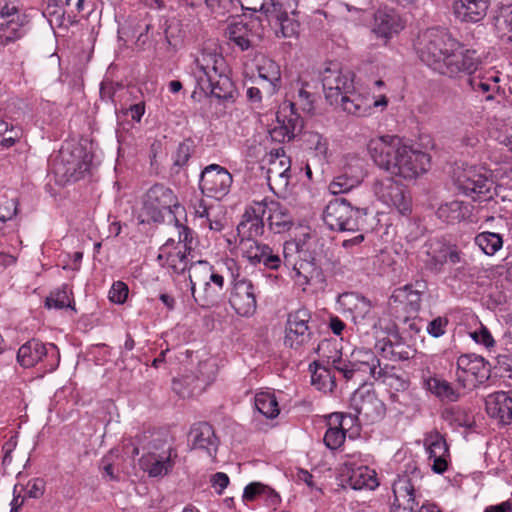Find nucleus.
Listing matches in <instances>:
<instances>
[{"label":"nucleus","mask_w":512,"mask_h":512,"mask_svg":"<svg viewBox=\"0 0 512 512\" xmlns=\"http://www.w3.org/2000/svg\"><path fill=\"white\" fill-rule=\"evenodd\" d=\"M367 149L379 168L404 179H415L430 167L431 158L428 153L405 144L396 135L373 138Z\"/></svg>","instance_id":"obj_1"},{"label":"nucleus","mask_w":512,"mask_h":512,"mask_svg":"<svg viewBox=\"0 0 512 512\" xmlns=\"http://www.w3.org/2000/svg\"><path fill=\"white\" fill-rule=\"evenodd\" d=\"M414 47L419 59L440 73L449 55L460 48V42L446 29L434 27L421 32Z\"/></svg>","instance_id":"obj_2"},{"label":"nucleus","mask_w":512,"mask_h":512,"mask_svg":"<svg viewBox=\"0 0 512 512\" xmlns=\"http://www.w3.org/2000/svg\"><path fill=\"white\" fill-rule=\"evenodd\" d=\"M367 207H354L346 198L331 200L323 211V221L332 231L360 232L367 224Z\"/></svg>","instance_id":"obj_3"},{"label":"nucleus","mask_w":512,"mask_h":512,"mask_svg":"<svg viewBox=\"0 0 512 512\" xmlns=\"http://www.w3.org/2000/svg\"><path fill=\"white\" fill-rule=\"evenodd\" d=\"M452 179L456 189L473 201H490L496 194L493 179L476 166L455 168Z\"/></svg>","instance_id":"obj_4"},{"label":"nucleus","mask_w":512,"mask_h":512,"mask_svg":"<svg viewBox=\"0 0 512 512\" xmlns=\"http://www.w3.org/2000/svg\"><path fill=\"white\" fill-rule=\"evenodd\" d=\"M421 261L424 268L433 273L440 274L446 263L453 266L461 265L456 270L464 269L467 265L466 255L458 245L450 243L443 238H433L425 242Z\"/></svg>","instance_id":"obj_5"},{"label":"nucleus","mask_w":512,"mask_h":512,"mask_svg":"<svg viewBox=\"0 0 512 512\" xmlns=\"http://www.w3.org/2000/svg\"><path fill=\"white\" fill-rule=\"evenodd\" d=\"M0 17L4 20L0 23V49L7 48L8 52L12 54L8 62L13 64L14 60L18 58L16 55L19 51L17 41L25 34L24 20L26 17L19 12L14 2L9 0H0Z\"/></svg>","instance_id":"obj_6"},{"label":"nucleus","mask_w":512,"mask_h":512,"mask_svg":"<svg viewBox=\"0 0 512 512\" xmlns=\"http://www.w3.org/2000/svg\"><path fill=\"white\" fill-rule=\"evenodd\" d=\"M180 208L178 198L173 190L163 184L153 185L143 197L141 209L142 223H162L164 222V211L175 214Z\"/></svg>","instance_id":"obj_7"},{"label":"nucleus","mask_w":512,"mask_h":512,"mask_svg":"<svg viewBox=\"0 0 512 512\" xmlns=\"http://www.w3.org/2000/svg\"><path fill=\"white\" fill-rule=\"evenodd\" d=\"M277 38H291L298 34L299 22L293 17L291 0H268L261 12Z\"/></svg>","instance_id":"obj_8"},{"label":"nucleus","mask_w":512,"mask_h":512,"mask_svg":"<svg viewBox=\"0 0 512 512\" xmlns=\"http://www.w3.org/2000/svg\"><path fill=\"white\" fill-rule=\"evenodd\" d=\"M177 458L176 448L172 445L165 447L159 440H153L147 453L140 458L139 464L150 477H163L172 471Z\"/></svg>","instance_id":"obj_9"},{"label":"nucleus","mask_w":512,"mask_h":512,"mask_svg":"<svg viewBox=\"0 0 512 512\" xmlns=\"http://www.w3.org/2000/svg\"><path fill=\"white\" fill-rule=\"evenodd\" d=\"M321 82L326 100L331 105L339 104L343 92H349L354 86V73L343 69L338 62H329L321 72Z\"/></svg>","instance_id":"obj_10"},{"label":"nucleus","mask_w":512,"mask_h":512,"mask_svg":"<svg viewBox=\"0 0 512 512\" xmlns=\"http://www.w3.org/2000/svg\"><path fill=\"white\" fill-rule=\"evenodd\" d=\"M377 198L384 204L394 207L401 215L407 216L412 211V200L403 184L393 177L377 179L373 184Z\"/></svg>","instance_id":"obj_11"},{"label":"nucleus","mask_w":512,"mask_h":512,"mask_svg":"<svg viewBox=\"0 0 512 512\" xmlns=\"http://www.w3.org/2000/svg\"><path fill=\"white\" fill-rule=\"evenodd\" d=\"M456 380L462 388L468 384H483L491 377L492 365L482 356L463 354L456 362Z\"/></svg>","instance_id":"obj_12"},{"label":"nucleus","mask_w":512,"mask_h":512,"mask_svg":"<svg viewBox=\"0 0 512 512\" xmlns=\"http://www.w3.org/2000/svg\"><path fill=\"white\" fill-rule=\"evenodd\" d=\"M311 313L301 308L288 314L285 325L284 345L293 350H300L313 338L314 333L309 326Z\"/></svg>","instance_id":"obj_13"},{"label":"nucleus","mask_w":512,"mask_h":512,"mask_svg":"<svg viewBox=\"0 0 512 512\" xmlns=\"http://www.w3.org/2000/svg\"><path fill=\"white\" fill-rule=\"evenodd\" d=\"M232 182L233 177L226 168L211 164L202 170L199 188L203 195L221 199L229 193Z\"/></svg>","instance_id":"obj_14"},{"label":"nucleus","mask_w":512,"mask_h":512,"mask_svg":"<svg viewBox=\"0 0 512 512\" xmlns=\"http://www.w3.org/2000/svg\"><path fill=\"white\" fill-rule=\"evenodd\" d=\"M367 359L364 361H348L342 359L341 355L333 358L331 367L340 373L347 381L355 380L359 384L366 381V376L371 375L374 378L381 376V369L379 359L373 354H367Z\"/></svg>","instance_id":"obj_15"},{"label":"nucleus","mask_w":512,"mask_h":512,"mask_svg":"<svg viewBox=\"0 0 512 512\" xmlns=\"http://www.w3.org/2000/svg\"><path fill=\"white\" fill-rule=\"evenodd\" d=\"M195 66L192 67V76L195 80L196 89L192 97L197 94V89L208 97L209 90L211 89L217 74L221 73V68H224L225 60L221 55L217 54H203L201 58L195 60Z\"/></svg>","instance_id":"obj_16"},{"label":"nucleus","mask_w":512,"mask_h":512,"mask_svg":"<svg viewBox=\"0 0 512 512\" xmlns=\"http://www.w3.org/2000/svg\"><path fill=\"white\" fill-rule=\"evenodd\" d=\"M225 35L233 45L241 51H246L253 46L255 39L260 40L264 35V28L260 17H251L247 22L238 21L230 23Z\"/></svg>","instance_id":"obj_17"},{"label":"nucleus","mask_w":512,"mask_h":512,"mask_svg":"<svg viewBox=\"0 0 512 512\" xmlns=\"http://www.w3.org/2000/svg\"><path fill=\"white\" fill-rule=\"evenodd\" d=\"M481 64L482 61L478 52L475 49L465 48L464 44L460 42V48L449 55L440 74L453 78L464 73L470 77Z\"/></svg>","instance_id":"obj_18"},{"label":"nucleus","mask_w":512,"mask_h":512,"mask_svg":"<svg viewBox=\"0 0 512 512\" xmlns=\"http://www.w3.org/2000/svg\"><path fill=\"white\" fill-rule=\"evenodd\" d=\"M52 357L56 359V363L50 364L47 371H54L59 363V351L54 344H49L47 347L38 339H30L20 346L17 352V362L23 368L34 367L43 358Z\"/></svg>","instance_id":"obj_19"},{"label":"nucleus","mask_w":512,"mask_h":512,"mask_svg":"<svg viewBox=\"0 0 512 512\" xmlns=\"http://www.w3.org/2000/svg\"><path fill=\"white\" fill-rule=\"evenodd\" d=\"M421 478V471L416 467H413L410 472L406 470L399 475L392 486L394 501L415 512L419 506L417 498L420 497L417 483Z\"/></svg>","instance_id":"obj_20"},{"label":"nucleus","mask_w":512,"mask_h":512,"mask_svg":"<svg viewBox=\"0 0 512 512\" xmlns=\"http://www.w3.org/2000/svg\"><path fill=\"white\" fill-rule=\"evenodd\" d=\"M266 213V204L264 202H255L247 207L242 215V219L237 226V235L239 237V247L247 240H256L264 233L263 217Z\"/></svg>","instance_id":"obj_21"},{"label":"nucleus","mask_w":512,"mask_h":512,"mask_svg":"<svg viewBox=\"0 0 512 512\" xmlns=\"http://www.w3.org/2000/svg\"><path fill=\"white\" fill-rule=\"evenodd\" d=\"M243 257H245L250 264H262L266 269L278 270L282 265V260L277 251H274L268 244L259 242L257 240H247L242 244Z\"/></svg>","instance_id":"obj_22"},{"label":"nucleus","mask_w":512,"mask_h":512,"mask_svg":"<svg viewBox=\"0 0 512 512\" xmlns=\"http://www.w3.org/2000/svg\"><path fill=\"white\" fill-rule=\"evenodd\" d=\"M422 293L413 289L412 285H405L394 290L389 298V308L395 318L400 319L402 310L407 315H417L421 309Z\"/></svg>","instance_id":"obj_23"},{"label":"nucleus","mask_w":512,"mask_h":512,"mask_svg":"<svg viewBox=\"0 0 512 512\" xmlns=\"http://www.w3.org/2000/svg\"><path fill=\"white\" fill-rule=\"evenodd\" d=\"M229 303L237 314L241 316L252 315L257 307L255 288L251 280L236 279L231 291Z\"/></svg>","instance_id":"obj_24"},{"label":"nucleus","mask_w":512,"mask_h":512,"mask_svg":"<svg viewBox=\"0 0 512 512\" xmlns=\"http://www.w3.org/2000/svg\"><path fill=\"white\" fill-rule=\"evenodd\" d=\"M351 407L360 414L367 423L380 421L386 413L385 404L376 396L375 392L356 391L351 398Z\"/></svg>","instance_id":"obj_25"},{"label":"nucleus","mask_w":512,"mask_h":512,"mask_svg":"<svg viewBox=\"0 0 512 512\" xmlns=\"http://www.w3.org/2000/svg\"><path fill=\"white\" fill-rule=\"evenodd\" d=\"M192 449L205 451L210 457L215 458L219 446V439L214 428L207 422L194 424L188 434Z\"/></svg>","instance_id":"obj_26"},{"label":"nucleus","mask_w":512,"mask_h":512,"mask_svg":"<svg viewBox=\"0 0 512 512\" xmlns=\"http://www.w3.org/2000/svg\"><path fill=\"white\" fill-rule=\"evenodd\" d=\"M425 444L429 452V459H433L432 470L437 474H443L448 468L450 456L445 438L435 431L426 437Z\"/></svg>","instance_id":"obj_27"},{"label":"nucleus","mask_w":512,"mask_h":512,"mask_svg":"<svg viewBox=\"0 0 512 512\" xmlns=\"http://www.w3.org/2000/svg\"><path fill=\"white\" fill-rule=\"evenodd\" d=\"M404 28L400 16L393 9H378L374 13L373 32L377 37L390 39Z\"/></svg>","instance_id":"obj_28"},{"label":"nucleus","mask_w":512,"mask_h":512,"mask_svg":"<svg viewBox=\"0 0 512 512\" xmlns=\"http://www.w3.org/2000/svg\"><path fill=\"white\" fill-rule=\"evenodd\" d=\"M470 88L485 98V100H493L495 95L500 92V77L497 72L488 71L471 75L468 80Z\"/></svg>","instance_id":"obj_29"},{"label":"nucleus","mask_w":512,"mask_h":512,"mask_svg":"<svg viewBox=\"0 0 512 512\" xmlns=\"http://www.w3.org/2000/svg\"><path fill=\"white\" fill-rule=\"evenodd\" d=\"M436 214L439 219L446 223H459L471 218L473 206L467 202L454 200L441 205Z\"/></svg>","instance_id":"obj_30"},{"label":"nucleus","mask_w":512,"mask_h":512,"mask_svg":"<svg viewBox=\"0 0 512 512\" xmlns=\"http://www.w3.org/2000/svg\"><path fill=\"white\" fill-rule=\"evenodd\" d=\"M343 111L357 117H363L370 114L371 100L355 91V87L349 92H343L339 97V104Z\"/></svg>","instance_id":"obj_31"},{"label":"nucleus","mask_w":512,"mask_h":512,"mask_svg":"<svg viewBox=\"0 0 512 512\" xmlns=\"http://www.w3.org/2000/svg\"><path fill=\"white\" fill-rule=\"evenodd\" d=\"M226 66L221 68V73L217 74V78L214 80L211 89L209 90L208 97H214L219 101L223 102H235L238 91L234 82L225 73Z\"/></svg>","instance_id":"obj_32"},{"label":"nucleus","mask_w":512,"mask_h":512,"mask_svg":"<svg viewBox=\"0 0 512 512\" xmlns=\"http://www.w3.org/2000/svg\"><path fill=\"white\" fill-rule=\"evenodd\" d=\"M489 0H476L469 4H453L454 14L461 22L477 23L487 14Z\"/></svg>","instance_id":"obj_33"},{"label":"nucleus","mask_w":512,"mask_h":512,"mask_svg":"<svg viewBox=\"0 0 512 512\" xmlns=\"http://www.w3.org/2000/svg\"><path fill=\"white\" fill-rule=\"evenodd\" d=\"M278 124L285 127L290 136L295 137L301 132L304 122L301 116L296 112L295 103L291 101L284 102L276 113Z\"/></svg>","instance_id":"obj_34"},{"label":"nucleus","mask_w":512,"mask_h":512,"mask_svg":"<svg viewBox=\"0 0 512 512\" xmlns=\"http://www.w3.org/2000/svg\"><path fill=\"white\" fill-rule=\"evenodd\" d=\"M190 290L194 302L203 309H210L217 307L222 301L223 291L216 286L212 288H203L198 294H196V280L192 274L189 275Z\"/></svg>","instance_id":"obj_35"},{"label":"nucleus","mask_w":512,"mask_h":512,"mask_svg":"<svg viewBox=\"0 0 512 512\" xmlns=\"http://www.w3.org/2000/svg\"><path fill=\"white\" fill-rule=\"evenodd\" d=\"M396 340L391 339L383 340V345L380 347L384 357L390 358L393 361H405L413 358L416 355V349L402 341V338L395 336Z\"/></svg>","instance_id":"obj_36"},{"label":"nucleus","mask_w":512,"mask_h":512,"mask_svg":"<svg viewBox=\"0 0 512 512\" xmlns=\"http://www.w3.org/2000/svg\"><path fill=\"white\" fill-rule=\"evenodd\" d=\"M425 388L442 401L456 402L460 398V392L454 389L446 380L438 377H429L424 380Z\"/></svg>","instance_id":"obj_37"},{"label":"nucleus","mask_w":512,"mask_h":512,"mask_svg":"<svg viewBox=\"0 0 512 512\" xmlns=\"http://www.w3.org/2000/svg\"><path fill=\"white\" fill-rule=\"evenodd\" d=\"M347 482L354 490H373L379 485L375 471L369 469L367 466H361L352 470Z\"/></svg>","instance_id":"obj_38"},{"label":"nucleus","mask_w":512,"mask_h":512,"mask_svg":"<svg viewBox=\"0 0 512 512\" xmlns=\"http://www.w3.org/2000/svg\"><path fill=\"white\" fill-rule=\"evenodd\" d=\"M268 221L270 229L278 234L288 231L293 225V220L288 210L279 203L274 202L271 203Z\"/></svg>","instance_id":"obj_39"},{"label":"nucleus","mask_w":512,"mask_h":512,"mask_svg":"<svg viewBox=\"0 0 512 512\" xmlns=\"http://www.w3.org/2000/svg\"><path fill=\"white\" fill-rule=\"evenodd\" d=\"M509 405H512V398L506 392L499 391L488 396L486 411L489 416L501 423Z\"/></svg>","instance_id":"obj_40"},{"label":"nucleus","mask_w":512,"mask_h":512,"mask_svg":"<svg viewBox=\"0 0 512 512\" xmlns=\"http://www.w3.org/2000/svg\"><path fill=\"white\" fill-rule=\"evenodd\" d=\"M193 268V276L196 281H205L209 279L214 286L223 291L224 277L214 270V267L205 260L191 263Z\"/></svg>","instance_id":"obj_41"},{"label":"nucleus","mask_w":512,"mask_h":512,"mask_svg":"<svg viewBox=\"0 0 512 512\" xmlns=\"http://www.w3.org/2000/svg\"><path fill=\"white\" fill-rule=\"evenodd\" d=\"M474 242L485 255L493 256L503 247V236L499 233L484 231L475 236Z\"/></svg>","instance_id":"obj_42"},{"label":"nucleus","mask_w":512,"mask_h":512,"mask_svg":"<svg viewBox=\"0 0 512 512\" xmlns=\"http://www.w3.org/2000/svg\"><path fill=\"white\" fill-rule=\"evenodd\" d=\"M258 75L269 83L272 92H275L280 87V66L274 60L269 58L262 59L258 65Z\"/></svg>","instance_id":"obj_43"},{"label":"nucleus","mask_w":512,"mask_h":512,"mask_svg":"<svg viewBox=\"0 0 512 512\" xmlns=\"http://www.w3.org/2000/svg\"><path fill=\"white\" fill-rule=\"evenodd\" d=\"M255 408L266 418L273 419L279 415L280 409L273 393L259 392L255 395Z\"/></svg>","instance_id":"obj_44"},{"label":"nucleus","mask_w":512,"mask_h":512,"mask_svg":"<svg viewBox=\"0 0 512 512\" xmlns=\"http://www.w3.org/2000/svg\"><path fill=\"white\" fill-rule=\"evenodd\" d=\"M179 21L172 17L162 16L159 19V28L163 31L166 43L176 48L181 42V28Z\"/></svg>","instance_id":"obj_45"},{"label":"nucleus","mask_w":512,"mask_h":512,"mask_svg":"<svg viewBox=\"0 0 512 512\" xmlns=\"http://www.w3.org/2000/svg\"><path fill=\"white\" fill-rule=\"evenodd\" d=\"M443 419L454 427L471 429L475 426L473 417L461 407H452L443 412Z\"/></svg>","instance_id":"obj_46"},{"label":"nucleus","mask_w":512,"mask_h":512,"mask_svg":"<svg viewBox=\"0 0 512 512\" xmlns=\"http://www.w3.org/2000/svg\"><path fill=\"white\" fill-rule=\"evenodd\" d=\"M294 271L298 278L302 279V284H310L313 279H319L322 276L321 270L314 262L300 260L294 265Z\"/></svg>","instance_id":"obj_47"},{"label":"nucleus","mask_w":512,"mask_h":512,"mask_svg":"<svg viewBox=\"0 0 512 512\" xmlns=\"http://www.w3.org/2000/svg\"><path fill=\"white\" fill-rule=\"evenodd\" d=\"M319 369H323V372H314L312 375V384L317 387L318 390L323 392H332L336 387L335 377L331 375L330 369L322 367V364L316 363Z\"/></svg>","instance_id":"obj_48"},{"label":"nucleus","mask_w":512,"mask_h":512,"mask_svg":"<svg viewBox=\"0 0 512 512\" xmlns=\"http://www.w3.org/2000/svg\"><path fill=\"white\" fill-rule=\"evenodd\" d=\"M70 291L67 285H63L61 289L51 292L50 296L46 298V307L63 309L71 307Z\"/></svg>","instance_id":"obj_49"},{"label":"nucleus","mask_w":512,"mask_h":512,"mask_svg":"<svg viewBox=\"0 0 512 512\" xmlns=\"http://www.w3.org/2000/svg\"><path fill=\"white\" fill-rule=\"evenodd\" d=\"M165 264L170 267L174 273L183 274L186 270H192L191 263L189 264L186 251H178L176 253H169L165 258Z\"/></svg>","instance_id":"obj_50"},{"label":"nucleus","mask_w":512,"mask_h":512,"mask_svg":"<svg viewBox=\"0 0 512 512\" xmlns=\"http://www.w3.org/2000/svg\"><path fill=\"white\" fill-rule=\"evenodd\" d=\"M346 437V428L341 426L329 427L324 435L325 445L331 449L336 450L342 446Z\"/></svg>","instance_id":"obj_51"},{"label":"nucleus","mask_w":512,"mask_h":512,"mask_svg":"<svg viewBox=\"0 0 512 512\" xmlns=\"http://www.w3.org/2000/svg\"><path fill=\"white\" fill-rule=\"evenodd\" d=\"M194 148V142L190 138L181 142L176 150L173 165L179 168L185 166L194 152Z\"/></svg>","instance_id":"obj_52"},{"label":"nucleus","mask_w":512,"mask_h":512,"mask_svg":"<svg viewBox=\"0 0 512 512\" xmlns=\"http://www.w3.org/2000/svg\"><path fill=\"white\" fill-rule=\"evenodd\" d=\"M71 153L69 149L61 148L59 151L58 162L56 164L57 171L62 172L65 177L69 179L70 175H75L76 161L69 162Z\"/></svg>","instance_id":"obj_53"},{"label":"nucleus","mask_w":512,"mask_h":512,"mask_svg":"<svg viewBox=\"0 0 512 512\" xmlns=\"http://www.w3.org/2000/svg\"><path fill=\"white\" fill-rule=\"evenodd\" d=\"M306 86L308 84H302L301 88L298 90L296 105H300L303 111L311 112L314 109V101L315 95L306 90Z\"/></svg>","instance_id":"obj_54"},{"label":"nucleus","mask_w":512,"mask_h":512,"mask_svg":"<svg viewBox=\"0 0 512 512\" xmlns=\"http://www.w3.org/2000/svg\"><path fill=\"white\" fill-rule=\"evenodd\" d=\"M310 149H313L318 155L326 156L328 151L327 139L318 133L311 132L306 140Z\"/></svg>","instance_id":"obj_55"},{"label":"nucleus","mask_w":512,"mask_h":512,"mask_svg":"<svg viewBox=\"0 0 512 512\" xmlns=\"http://www.w3.org/2000/svg\"><path fill=\"white\" fill-rule=\"evenodd\" d=\"M129 289L127 284L122 281L114 282L110 291L109 299L113 303L123 304L128 297Z\"/></svg>","instance_id":"obj_56"},{"label":"nucleus","mask_w":512,"mask_h":512,"mask_svg":"<svg viewBox=\"0 0 512 512\" xmlns=\"http://www.w3.org/2000/svg\"><path fill=\"white\" fill-rule=\"evenodd\" d=\"M470 335L476 343L485 346L487 349L495 346V340L493 336L491 335L488 328L482 324L478 330H475Z\"/></svg>","instance_id":"obj_57"},{"label":"nucleus","mask_w":512,"mask_h":512,"mask_svg":"<svg viewBox=\"0 0 512 512\" xmlns=\"http://www.w3.org/2000/svg\"><path fill=\"white\" fill-rule=\"evenodd\" d=\"M205 3L214 12L229 13L236 8L239 0H205Z\"/></svg>","instance_id":"obj_58"},{"label":"nucleus","mask_w":512,"mask_h":512,"mask_svg":"<svg viewBox=\"0 0 512 512\" xmlns=\"http://www.w3.org/2000/svg\"><path fill=\"white\" fill-rule=\"evenodd\" d=\"M265 490V485L260 482H252L248 484L243 491V501H254L262 499V494Z\"/></svg>","instance_id":"obj_59"},{"label":"nucleus","mask_w":512,"mask_h":512,"mask_svg":"<svg viewBox=\"0 0 512 512\" xmlns=\"http://www.w3.org/2000/svg\"><path fill=\"white\" fill-rule=\"evenodd\" d=\"M448 323L447 318L437 317L427 324L426 330L431 336L438 338L445 334Z\"/></svg>","instance_id":"obj_60"},{"label":"nucleus","mask_w":512,"mask_h":512,"mask_svg":"<svg viewBox=\"0 0 512 512\" xmlns=\"http://www.w3.org/2000/svg\"><path fill=\"white\" fill-rule=\"evenodd\" d=\"M360 414L354 413H333L330 418L335 419L339 426L345 428L347 425L350 427L357 425Z\"/></svg>","instance_id":"obj_61"},{"label":"nucleus","mask_w":512,"mask_h":512,"mask_svg":"<svg viewBox=\"0 0 512 512\" xmlns=\"http://www.w3.org/2000/svg\"><path fill=\"white\" fill-rule=\"evenodd\" d=\"M353 185L345 176H338L329 184V190L334 195L342 194L348 192Z\"/></svg>","instance_id":"obj_62"},{"label":"nucleus","mask_w":512,"mask_h":512,"mask_svg":"<svg viewBox=\"0 0 512 512\" xmlns=\"http://www.w3.org/2000/svg\"><path fill=\"white\" fill-rule=\"evenodd\" d=\"M45 491V481L41 478H35L27 484V496L30 498H40Z\"/></svg>","instance_id":"obj_63"},{"label":"nucleus","mask_w":512,"mask_h":512,"mask_svg":"<svg viewBox=\"0 0 512 512\" xmlns=\"http://www.w3.org/2000/svg\"><path fill=\"white\" fill-rule=\"evenodd\" d=\"M494 368H498L501 372H509L508 377L512 379V354H499Z\"/></svg>","instance_id":"obj_64"}]
</instances>
